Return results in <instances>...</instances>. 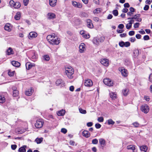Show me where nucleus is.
Returning <instances> with one entry per match:
<instances>
[{
	"label": "nucleus",
	"mask_w": 152,
	"mask_h": 152,
	"mask_svg": "<svg viewBox=\"0 0 152 152\" xmlns=\"http://www.w3.org/2000/svg\"><path fill=\"white\" fill-rule=\"evenodd\" d=\"M47 39L48 42L52 45H58L61 42L60 38L54 34L48 35Z\"/></svg>",
	"instance_id": "obj_1"
},
{
	"label": "nucleus",
	"mask_w": 152,
	"mask_h": 152,
	"mask_svg": "<svg viewBox=\"0 0 152 152\" xmlns=\"http://www.w3.org/2000/svg\"><path fill=\"white\" fill-rule=\"evenodd\" d=\"M65 72L68 77L72 79L73 77L72 75L74 73V70L73 68L70 66H66L65 68Z\"/></svg>",
	"instance_id": "obj_2"
},
{
	"label": "nucleus",
	"mask_w": 152,
	"mask_h": 152,
	"mask_svg": "<svg viewBox=\"0 0 152 152\" xmlns=\"http://www.w3.org/2000/svg\"><path fill=\"white\" fill-rule=\"evenodd\" d=\"M104 39V37H102L99 38L95 37L93 39V42L94 44L96 45H98L100 42H103Z\"/></svg>",
	"instance_id": "obj_3"
},
{
	"label": "nucleus",
	"mask_w": 152,
	"mask_h": 152,
	"mask_svg": "<svg viewBox=\"0 0 152 152\" xmlns=\"http://www.w3.org/2000/svg\"><path fill=\"white\" fill-rule=\"evenodd\" d=\"M44 124V122L43 120L42 119H39L36 121V123L35 124V127L38 128H41Z\"/></svg>",
	"instance_id": "obj_4"
},
{
	"label": "nucleus",
	"mask_w": 152,
	"mask_h": 152,
	"mask_svg": "<svg viewBox=\"0 0 152 152\" xmlns=\"http://www.w3.org/2000/svg\"><path fill=\"white\" fill-rule=\"evenodd\" d=\"M103 83L105 85L109 86H111L114 84L113 81L109 78H106L104 79Z\"/></svg>",
	"instance_id": "obj_5"
},
{
	"label": "nucleus",
	"mask_w": 152,
	"mask_h": 152,
	"mask_svg": "<svg viewBox=\"0 0 152 152\" xmlns=\"http://www.w3.org/2000/svg\"><path fill=\"white\" fill-rule=\"evenodd\" d=\"M141 110L142 112L147 113L149 112V108L147 104H144L141 106Z\"/></svg>",
	"instance_id": "obj_6"
},
{
	"label": "nucleus",
	"mask_w": 152,
	"mask_h": 152,
	"mask_svg": "<svg viewBox=\"0 0 152 152\" xmlns=\"http://www.w3.org/2000/svg\"><path fill=\"white\" fill-rule=\"evenodd\" d=\"M119 70L121 72L122 75L124 77H126L128 75L127 70L123 67H121L119 69Z\"/></svg>",
	"instance_id": "obj_7"
},
{
	"label": "nucleus",
	"mask_w": 152,
	"mask_h": 152,
	"mask_svg": "<svg viewBox=\"0 0 152 152\" xmlns=\"http://www.w3.org/2000/svg\"><path fill=\"white\" fill-rule=\"evenodd\" d=\"M79 51L80 53L83 52L86 50V45L84 43H81L79 46Z\"/></svg>",
	"instance_id": "obj_8"
},
{
	"label": "nucleus",
	"mask_w": 152,
	"mask_h": 152,
	"mask_svg": "<svg viewBox=\"0 0 152 152\" xmlns=\"http://www.w3.org/2000/svg\"><path fill=\"white\" fill-rule=\"evenodd\" d=\"M93 84V83L92 81L89 79L86 80L84 83L85 86L88 87L91 86Z\"/></svg>",
	"instance_id": "obj_9"
},
{
	"label": "nucleus",
	"mask_w": 152,
	"mask_h": 152,
	"mask_svg": "<svg viewBox=\"0 0 152 152\" xmlns=\"http://www.w3.org/2000/svg\"><path fill=\"white\" fill-rule=\"evenodd\" d=\"M101 63L104 66H107L109 65V60L107 59H102L101 60Z\"/></svg>",
	"instance_id": "obj_10"
},
{
	"label": "nucleus",
	"mask_w": 152,
	"mask_h": 152,
	"mask_svg": "<svg viewBox=\"0 0 152 152\" xmlns=\"http://www.w3.org/2000/svg\"><path fill=\"white\" fill-rule=\"evenodd\" d=\"M37 36V34L36 32H31L29 33L28 37L29 39H31L33 38L36 37Z\"/></svg>",
	"instance_id": "obj_11"
},
{
	"label": "nucleus",
	"mask_w": 152,
	"mask_h": 152,
	"mask_svg": "<svg viewBox=\"0 0 152 152\" xmlns=\"http://www.w3.org/2000/svg\"><path fill=\"white\" fill-rule=\"evenodd\" d=\"M127 149L128 150H132L133 152H137V151L136 150L135 146L134 145H130L127 146Z\"/></svg>",
	"instance_id": "obj_12"
},
{
	"label": "nucleus",
	"mask_w": 152,
	"mask_h": 152,
	"mask_svg": "<svg viewBox=\"0 0 152 152\" xmlns=\"http://www.w3.org/2000/svg\"><path fill=\"white\" fill-rule=\"evenodd\" d=\"M86 23L87 27L90 28H92L93 27V25L92 23V21L90 19H88L86 20Z\"/></svg>",
	"instance_id": "obj_13"
},
{
	"label": "nucleus",
	"mask_w": 152,
	"mask_h": 152,
	"mask_svg": "<svg viewBox=\"0 0 152 152\" xmlns=\"http://www.w3.org/2000/svg\"><path fill=\"white\" fill-rule=\"evenodd\" d=\"M72 4L74 7H76L79 8H81L82 7V4H81L78 2H77L76 1H72Z\"/></svg>",
	"instance_id": "obj_14"
},
{
	"label": "nucleus",
	"mask_w": 152,
	"mask_h": 152,
	"mask_svg": "<svg viewBox=\"0 0 152 152\" xmlns=\"http://www.w3.org/2000/svg\"><path fill=\"white\" fill-rule=\"evenodd\" d=\"M47 18L49 19H53L56 18V15L53 13H49L47 15Z\"/></svg>",
	"instance_id": "obj_15"
},
{
	"label": "nucleus",
	"mask_w": 152,
	"mask_h": 152,
	"mask_svg": "<svg viewBox=\"0 0 152 152\" xmlns=\"http://www.w3.org/2000/svg\"><path fill=\"white\" fill-rule=\"evenodd\" d=\"M82 135L86 138L89 137L90 136V134L87 130H84L82 133Z\"/></svg>",
	"instance_id": "obj_16"
},
{
	"label": "nucleus",
	"mask_w": 152,
	"mask_h": 152,
	"mask_svg": "<svg viewBox=\"0 0 152 152\" xmlns=\"http://www.w3.org/2000/svg\"><path fill=\"white\" fill-rule=\"evenodd\" d=\"M34 91V90L32 88L28 89V90L26 91L25 94L28 96H31L32 94Z\"/></svg>",
	"instance_id": "obj_17"
},
{
	"label": "nucleus",
	"mask_w": 152,
	"mask_h": 152,
	"mask_svg": "<svg viewBox=\"0 0 152 152\" xmlns=\"http://www.w3.org/2000/svg\"><path fill=\"white\" fill-rule=\"evenodd\" d=\"M21 7V4L19 2H15L12 8L13 7L16 9H18Z\"/></svg>",
	"instance_id": "obj_18"
},
{
	"label": "nucleus",
	"mask_w": 152,
	"mask_h": 152,
	"mask_svg": "<svg viewBox=\"0 0 152 152\" xmlns=\"http://www.w3.org/2000/svg\"><path fill=\"white\" fill-rule=\"evenodd\" d=\"M6 54L8 55H9L14 54V51L11 48H9L7 50L6 52Z\"/></svg>",
	"instance_id": "obj_19"
},
{
	"label": "nucleus",
	"mask_w": 152,
	"mask_h": 152,
	"mask_svg": "<svg viewBox=\"0 0 152 152\" xmlns=\"http://www.w3.org/2000/svg\"><path fill=\"white\" fill-rule=\"evenodd\" d=\"M34 64H30L29 63L27 62L26 64V69L28 70H29L32 67L34 66Z\"/></svg>",
	"instance_id": "obj_20"
},
{
	"label": "nucleus",
	"mask_w": 152,
	"mask_h": 152,
	"mask_svg": "<svg viewBox=\"0 0 152 152\" xmlns=\"http://www.w3.org/2000/svg\"><path fill=\"white\" fill-rule=\"evenodd\" d=\"M56 0H50V5L51 7H54L56 5Z\"/></svg>",
	"instance_id": "obj_21"
},
{
	"label": "nucleus",
	"mask_w": 152,
	"mask_h": 152,
	"mask_svg": "<svg viewBox=\"0 0 152 152\" xmlns=\"http://www.w3.org/2000/svg\"><path fill=\"white\" fill-rule=\"evenodd\" d=\"M12 64L13 66L16 67L20 66V64L19 62L14 61H12Z\"/></svg>",
	"instance_id": "obj_22"
},
{
	"label": "nucleus",
	"mask_w": 152,
	"mask_h": 152,
	"mask_svg": "<svg viewBox=\"0 0 152 152\" xmlns=\"http://www.w3.org/2000/svg\"><path fill=\"white\" fill-rule=\"evenodd\" d=\"M21 17L20 13L19 12H18L16 13V15L14 17V18L16 20H19L20 19Z\"/></svg>",
	"instance_id": "obj_23"
},
{
	"label": "nucleus",
	"mask_w": 152,
	"mask_h": 152,
	"mask_svg": "<svg viewBox=\"0 0 152 152\" xmlns=\"http://www.w3.org/2000/svg\"><path fill=\"white\" fill-rule=\"evenodd\" d=\"M80 33V34L82 35L83 37L84 38L88 39L90 37L89 34H85L84 33V32L83 31H81Z\"/></svg>",
	"instance_id": "obj_24"
},
{
	"label": "nucleus",
	"mask_w": 152,
	"mask_h": 152,
	"mask_svg": "<svg viewBox=\"0 0 152 152\" xmlns=\"http://www.w3.org/2000/svg\"><path fill=\"white\" fill-rule=\"evenodd\" d=\"M65 110H62L60 111H58L57 114L58 116H63L65 113Z\"/></svg>",
	"instance_id": "obj_25"
},
{
	"label": "nucleus",
	"mask_w": 152,
	"mask_h": 152,
	"mask_svg": "<svg viewBox=\"0 0 152 152\" xmlns=\"http://www.w3.org/2000/svg\"><path fill=\"white\" fill-rule=\"evenodd\" d=\"M56 83L57 86H59L61 85V86H62V85H64V84L62 80L61 79L58 80L56 81Z\"/></svg>",
	"instance_id": "obj_26"
},
{
	"label": "nucleus",
	"mask_w": 152,
	"mask_h": 152,
	"mask_svg": "<svg viewBox=\"0 0 152 152\" xmlns=\"http://www.w3.org/2000/svg\"><path fill=\"white\" fill-rule=\"evenodd\" d=\"M26 145H23L21 147L19 148L18 151L19 152H26Z\"/></svg>",
	"instance_id": "obj_27"
},
{
	"label": "nucleus",
	"mask_w": 152,
	"mask_h": 152,
	"mask_svg": "<svg viewBox=\"0 0 152 152\" xmlns=\"http://www.w3.org/2000/svg\"><path fill=\"white\" fill-rule=\"evenodd\" d=\"M99 143L102 146H104L105 145V141L104 139L100 138L99 139Z\"/></svg>",
	"instance_id": "obj_28"
},
{
	"label": "nucleus",
	"mask_w": 152,
	"mask_h": 152,
	"mask_svg": "<svg viewBox=\"0 0 152 152\" xmlns=\"http://www.w3.org/2000/svg\"><path fill=\"white\" fill-rule=\"evenodd\" d=\"M110 97L113 99H115L116 98V94L115 93L112 92L110 93Z\"/></svg>",
	"instance_id": "obj_29"
},
{
	"label": "nucleus",
	"mask_w": 152,
	"mask_h": 152,
	"mask_svg": "<svg viewBox=\"0 0 152 152\" xmlns=\"http://www.w3.org/2000/svg\"><path fill=\"white\" fill-rule=\"evenodd\" d=\"M102 11L101 9L100 8H96L93 11V13L94 14H99Z\"/></svg>",
	"instance_id": "obj_30"
},
{
	"label": "nucleus",
	"mask_w": 152,
	"mask_h": 152,
	"mask_svg": "<svg viewBox=\"0 0 152 152\" xmlns=\"http://www.w3.org/2000/svg\"><path fill=\"white\" fill-rule=\"evenodd\" d=\"M129 92V90L127 88H125L122 91V93L124 96H126L128 94Z\"/></svg>",
	"instance_id": "obj_31"
},
{
	"label": "nucleus",
	"mask_w": 152,
	"mask_h": 152,
	"mask_svg": "<svg viewBox=\"0 0 152 152\" xmlns=\"http://www.w3.org/2000/svg\"><path fill=\"white\" fill-rule=\"evenodd\" d=\"M148 147L145 145H143L140 148V149L141 151L146 152L148 149Z\"/></svg>",
	"instance_id": "obj_32"
},
{
	"label": "nucleus",
	"mask_w": 152,
	"mask_h": 152,
	"mask_svg": "<svg viewBox=\"0 0 152 152\" xmlns=\"http://www.w3.org/2000/svg\"><path fill=\"white\" fill-rule=\"evenodd\" d=\"M140 15L138 14L136 15V20L137 21L140 22L142 21V19L140 18Z\"/></svg>",
	"instance_id": "obj_33"
},
{
	"label": "nucleus",
	"mask_w": 152,
	"mask_h": 152,
	"mask_svg": "<svg viewBox=\"0 0 152 152\" xmlns=\"http://www.w3.org/2000/svg\"><path fill=\"white\" fill-rule=\"evenodd\" d=\"M5 101V98L4 96L0 95V103H4Z\"/></svg>",
	"instance_id": "obj_34"
},
{
	"label": "nucleus",
	"mask_w": 152,
	"mask_h": 152,
	"mask_svg": "<svg viewBox=\"0 0 152 152\" xmlns=\"http://www.w3.org/2000/svg\"><path fill=\"white\" fill-rule=\"evenodd\" d=\"M19 93L17 90L15 89L13 90V96L16 97L18 96Z\"/></svg>",
	"instance_id": "obj_35"
},
{
	"label": "nucleus",
	"mask_w": 152,
	"mask_h": 152,
	"mask_svg": "<svg viewBox=\"0 0 152 152\" xmlns=\"http://www.w3.org/2000/svg\"><path fill=\"white\" fill-rule=\"evenodd\" d=\"M80 16L82 17L87 18L88 16V15L85 12H82L80 14Z\"/></svg>",
	"instance_id": "obj_36"
},
{
	"label": "nucleus",
	"mask_w": 152,
	"mask_h": 152,
	"mask_svg": "<svg viewBox=\"0 0 152 152\" xmlns=\"http://www.w3.org/2000/svg\"><path fill=\"white\" fill-rule=\"evenodd\" d=\"M43 57L45 60L47 61H49L50 59V57L48 55H44Z\"/></svg>",
	"instance_id": "obj_37"
},
{
	"label": "nucleus",
	"mask_w": 152,
	"mask_h": 152,
	"mask_svg": "<svg viewBox=\"0 0 152 152\" xmlns=\"http://www.w3.org/2000/svg\"><path fill=\"white\" fill-rule=\"evenodd\" d=\"M79 111L82 114H85L86 113V110H84L81 108L79 109Z\"/></svg>",
	"instance_id": "obj_38"
},
{
	"label": "nucleus",
	"mask_w": 152,
	"mask_h": 152,
	"mask_svg": "<svg viewBox=\"0 0 152 152\" xmlns=\"http://www.w3.org/2000/svg\"><path fill=\"white\" fill-rule=\"evenodd\" d=\"M132 124L135 127H139L140 124L137 122H134L132 123Z\"/></svg>",
	"instance_id": "obj_39"
},
{
	"label": "nucleus",
	"mask_w": 152,
	"mask_h": 152,
	"mask_svg": "<svg viewBox=\"0 0 152 152\" xmlns=\"http://www.w3.org/2000/svg\"><path fill=\"white\" fill-rule=\"evenodd\" d=\"M42 138H37L35 140V141L37 144H39V143H41V142H42Z\"/></svg>",
	"instance_id": "obj_40"
},
{
	"label": "nucleus",
	"mask_w": 152,
	"mask_h": 152,
	"mask_svg": "<svg viewBox=\"0 0 152 152\" xmlns=\"http://www.w3.org/2000/svg\"><path fill=\"white\" fill-rule=\"evenodd\" d=\"M114 122L111 119H110L108 120V124L109 125H113L114 124Z\"/></svg>",
	"instance_id": "obj_41"
},
{
	"label": "nucleus",
	"mask_w": 152,
	"mask_h": 152,
	"mask_svg": "<svg viewBox=\"0 0 152 152\" xmlns=\"http://www.w3.org/2000/svg\"><path fill=\"white\" fill-rule=\"evenodd\" d=\"M92 143L94 144H96L98 143V140L96 139H93L92 141Z\"/></svg>",
	"instance_id": "obj_42"
},
{
	"label": "nucleus",
	"mask_w": 152,
	"mask_h": 152,
	"mask_svg": "<svg viewBox=\"0 0 152 152\" xmlns=\"http://www.w3.org/2000/svg\"><path fill=\"white\" fill-rule=\"evenodd\" d=\"M15 2H14V1L13 0H11L10 2H9V4L10 7L12 8V6H13V5L14 4H15Z\"/></svg>",
	"instance_id": "obj_43"
},
{
	"label": "nucleus",
	"mask_w": 152,
	"mask_h": 152,
	"mask_svg": "<svg viewBox=\"0 0 152 152\" xmlns=\"http://www.w3.org/2000/svg\"><path fill=\"white\" fill-rule=\"evenodd\" d=\"M4 28L5 30L7 31H10V26L7 25H6L4 26Z\"/></svg>",
	"instance_id": "obj_44"
},
{
	"label": "nucleus",
	"mask_w": 152,
	"mask_h": 152,
	"mask_svg": "<svg viewBox=\"0 0 152 152\" xmlns=\"http://www.w3.org/2000/svg\"><path fill=\"white\" fill-rule=\"evenodd\" d=\"M14 73V71L11 72L10 70H9L8 72V75L10 76H13Z\"/></svg>",
	"instance_id": "obj_45"
},
{
	"label": "nucleus",
	"mask_w": 152,
	"mask_h": 152,
	"mask_svg": "<svg viewBox=\"0 0 152 152\" xmlns=\"http://www.w3.org/2000/svg\"><path fill=\"white\" fill-rule=\"evenodd\" d=\"M140 23H136L134 24V28H137L139 27Z\"/></svg>",
	"instance_id": "obj_46"
},
{
	"label": "nucleus",
	"mask_w": 152,
	"mask_h": 152,
	"mask_svg": "<svg viewBox=\"0 0 152 152\" xmlns=\"http://www.w3.org/2000/svg\"><path fill=\"white\" fill-rule=\"evenodd\" d=\"M124 44H125V42L121 41V42H120L119 43V45L122 47H123L124 46Z\"/></svg>",
	"instance_id": "obj_47"
},
{
	"label": "nucleus",
	"mask_w": 152,
	"mask_h": 152,
	"mask_svg": "<svg viewBox=\"0 0 152 152\" xmlns=\"http://www.w3.org/2000/svg\"><path fill=\"white\" fill-rule=\"evenodd\" d=\"M113 14L115 16H117L118 15V12L117 10H113Z\"/></svg>",
	"instance_id": "obj_48"
},
{
	"label": "nucleus",
	"mask_w": 152,
	"mask_h": 152,
	"mask_svg": "<svg viewBox=\"0 0 152 152\" xmlns=\"http://www.w3.org/2000/svg\"><path fill=\"white\" fill-rule=\"evenodd\" d=\"M132 24H130L129 23H128L126 24V28L127 29H129L131 28L132 27Z\"/></svg>",
	"instance_id": "obj_49"
},
{
	"label": "nucleus",
	"mask_w": 152,
	"mask_h": 152,
	"mask_svg": "<svg viewBox=\"0 0 152 152\" xmlns=\"http://www.w3.org/2000/svg\"><path fill=\"white\" fill-rule=\"evenodd\" d=\"M29 2V0H23V2L25 6H27Z\"/></svg>",
	"instance_id": "obj_50"
},
{
	"label": "nucleus",
	"mask_w": 152,
	"mask_h": 152,
	"mask_svg": "<svg viewBox=\"0 0 152 152\" xmlns=\"http://www.w3.org/2000/svg\"><path fill=\"white\" fill-rule=\"evenodd\" d=\"M130 44L129 42H125L124 46L126 47H129L130 46Z\"/></svg>",
	"instance_id": "obj_51"
},
{
	"label": "nucleus",
	"mask_w": 152,
	"mask_h": 152,
	"mask_svg": "<svg viewBox=\"0 0 152 152\" xmlns=\"http://www.w3.org/2000/svg\"><path fill=\"white\" fill-rule=\"evenodd\" d=\"M136 40L135 38L134 37H132L130 38L129 40L132 42H134Z\"/></svg>",
	"instance_id": "obj_52"
},
{
	"label": "nucleus",
	"mask_w": 152,
	"mask_h": 152,
	"mask_svg": "<svg viewBox=\"0 0 152 152\" xmlns=\"http://www.w3.org/2000/svg\"><path fill=\"white\" fill-rule=\"evenodd\" d=\"M143 39L145 40H148L150 39V37L148 35H146L144 36Z\"/></svg>",
	"instance_id": "obj_53"
},
{
	"label": "nucleus",
	"mask_w": 152,
	"mask_h": 152,
	"mask_svg": "<svg viewBox=\"0 0 152 152\" xmlns=\"http://www.w3.org/2000/svg\"><path fill=\"white\" fill-rule=\"evenodd\" d=\"M98 121L99 122H103L104 121V118L103 117H100L98 118Z\"/></svg>",
	"instance_id": "obj_54"
},
{
	"label": "nucleus",
	"mask_w": 152,
	"mask_h": 152,
	"mask_svg": "<svg viewBox=\"0 0 152 152\" xmlns=\"http://www.w3.org/2000/svg\"><path fill=\"white\" fill-rule=\"evenodd\" d=\"M134 31H130L129 32V34L131 36H133L134 34Z\"/></svg>",
	"instance_id": "obj_55"
},
{
	"label": "nucleus",
	"mask_w": 152,
	"mask_h": 152,
	"mask_svg": "<svg viewBox=\"0 0 152 152\" xmlns=\"http://www.w3.org/2000/svg\"><path fill=\"white\" fill-rule=\"evenodd\" d=\"M67 132V130L65 128H62L61 130V132L64 134H65Z\"/></svg>",
	"instance_id": "obj_56"
},
{
	"label": "nucleus",
	"mask_w": 152,
	"mask_h": 152,
	"mask_svg": "<svg viewBox=\"0 0 152 152\" xmlns=\"http://www.w3.org/2000/svg\"><path fill=\"white\" fill-rule=\"evenodd\" d=\"M95 126L96 129H99L101 127V125L98 123L96 124Z\"/></svg>",
	"instance_id": "obj_57"
},
{
	"label": "nucleus",
	"mask_w": 152,
	"mask_h": 152,
	"mask_svg": "<svg viewBox=\"0 0 152 152\" xmlns=\"http://www.w3.org/2000/svg\"><path fill=\"white\" fill-rule=\"evenodd\" d=\"M11 148L13 150H15L16 149V148H17V145H12L11 146Z\"/></svg>",
	"instance_id": "obj_58"
},
{
	"label": "nucleus",
	"mask_w": 152,
	"mask_h": 152,
	"mask_svg": "<svg viewBox=\"0 0 152 152\" xmlns=\"http://www.w3.org/2000/svg\"><path fill=\"white\" fill-rule=\"evenodd\" d=\"M126 33H123L122 34H120V36L121 37H125L126 36Z\"/></svg>",
	"instance_id": "obj_59"
},
{
	"label": "nucleus",
	"mask_w": 152,
	"mask_h": 152,
	"mask_svg": "<svg viewBox=\"0 0 152 152\" xmlns=\"http://www.w3.org/2000/svg\"><path fill=\"white\" fill-rule=\"evenodd\" d=\"M124 6L125 8H128L130 7V5L128 3H127L124 4Z\"/></svg>",
	"instance_id": "obj_60"
},
{
	"label": "nucleus",
	"mask_w": 152,
	"mask_h": 152,
	"mask_svg": "<svg viewBox=\"0 0 152 152\" xmlns=\"http://www.w3.org/2000/svg\"><path fill=\"white\" fill-rule=\"evenodd\" d=\"M124 27V25L122 24H121L118 26V27L120 29L123 28Z\"/></svg>",
	"instance_id": "obj_61"
},
{
	"label": "nucleus",
	"mask_w": 152,
	"mask_h": 152,
	"mask_svg": "<svg viewBox=\"0 0 152 152\" xmlns=\"http://www.w3.org/2000/svg\"><path fill=\"white\" fill-rule=\"evenodd\" d=\"M93 125V123L91 122H88L87 124V126L88 127H90Z\"/></svg>",
	"instance_id": "obj_62"
},
{
	"label": "nucleus",
	"mask_w": 152,
	"mask_h": 152,
	"mask_svg": "<svg viewBox=\"0 0 152 152\" xmlns=\"http://www.w3.org/2000/svg\"><path fill=\"white\" fill-rule=\"evenodd\" d=\"M149 7L148 5H145L144 8V10H147L148 9Z\"/></svg>",
	"instance_id": "obj_63"
},
{
	"label": "nucleus",
	"mask_w": 152,
	"mask_h": 152,
	"mask_svg": "<svg viewBox=\"0 0 152 152\" xmlns=\"http://www.w3.org/2000/svg\"><path fill=\"white\" fill-rule=\"evenodd\" d=\"M149 80L150 82H152V73L149 76Z\"/></svg>",
	"instance_id": "obj_64"
}]
</instances>
